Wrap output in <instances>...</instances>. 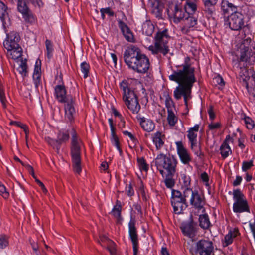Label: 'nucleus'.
I'll return each mask as SVG.
<instances>
[{"label": "nucleus", "mask_w": 255, "mask_h": 255, "mask_svg": "<svg viewBox=\"0 0 255 255\" xmlns=\"http://www.w3.org/2000/svg\"><path fill=\"white\" fill-rule=\"evenodd\" d=\"M195 71V68L190 63V58L187 57L184 63L178 66L177 69L169 76L170 80L178 84L174 91V98L178 100L183 96L186 105H187L188 100L191 98V90L196 81Z\"/></svg>", "instance_id": "1"}, {"label": "nucleus", "mask_w": 255, "mask_h": 255, "mask_svg": "<svg viewBox=\"0 0 255 255\" xmlns=\"http://www.w3.org/2000/svg\"><path fill=\"white\" fill-rule=\"evenodd\" d=\"M124 59L128 67L139 73H145L150 67L149 60L136 46L130 45L124 53Z\"/></svg>", "instance_id": "2"}, {"label": "nucleus", "mask_w": 255, "mask_h": 255, "mask_svg": "<svg viewBox=\"0 0 255 255\" xmlns=\"http://www.w3.org/2000/svg\"><path fill=\"white\" fill-rule=\"evenodd\" d=\"M120 88L123 91V99L125 105L133 114H137L141 107L136 94L130 89L126 81L121 83Z\"/></svg>", "instance_id": "3"}, {"label": "nucleus", "mask_w": 255, "mask_h": 255, "mask_svg": "<svg viewBox=\"0 0 255 255\" xmlns=\"http://www.w3.org/2000/svg\"><path fill=\"white\" fill-rule=\"evenodd\" d=\"M72 136L71 155L72 166L75 172L79 174L81 172V148L82 142L77 136L75 130L72 128L71 131Z\"/></svg>", "instance_id": "4"}, {"label": "nucleus", "mask_w": 255, "mask_h": 255, "mask_svg": "<svg viewBox=\"0 0 255 255\" xmlns=\"http://www.w3.org/2000/svg\"><path fill=\"white\" fill-rule=\"evenodd\" d=\"M155 163L157 169L163 177L165 173L172 175L176 173L177 162L173 156H166L163 153H160L156 157Z\"/></svg>", "instance_id": "5"}, {"label": "nucleus", "mask_w": 255, "mask_h": 255, "mask_svg": "<svg viewBox=\"0 0 255 255\" xmlns=\"http://www.w3.org/2000/svg\"><path fill=\"white\" fill-rule=\"evenodd\" d=\"M167 33V30L156 33L154 38V45H151L148 47V50L153 54L161 53L165 56L169 52V48L168 45L169 36Z\"/></svg>", "instance_id": "6"}, {"label": "nucleus", "mask_w": 255, "mask_h": 255, "mask_svg": "<svg viewBox=\"0 0 255 255\" xmlns=\"http://www.w3.org/2000/svg\"><path fill=\"white\" fill-rule=\"evenodd\" d=\"M234 203L233 210L235 213L250 212L248 201L240 189H235L233 192Z\"/></svg>", "instance_id": "7"}, {"label": "nucleus", "mask_w": 255, "mask_h": 255, "mask_svg": "<svg viewBox=\"0 0 255 255\" xmlns=\"http://www.w3.org/2000/svg\"><path fill=\"white\" fill-rule=\"evenodd\" d=\"M183 195L187 199L189 200L190 204L195 208L201 209L203 207L204 202L198 191L185 189L183 191Z\"/></svg>", "instance_id": "8"}, {"label": "nucleus", "mask_w": 255, "mask_h": 255, "mask_svg": "<svg viewBox=\"0 0 255 255\" xmlns=\"http://www.w3.org/2000/svg\"><path fill=\"white\" fill-rule=\"evenodd\" d=\"M180 228L184 236L192 239L196 236L198 231L197 224L193 221L192 215L188 221L183 222L181 224Z\"/></svg>", "instance_id": "9"}, {"label": "nucleus", "mask_w": 255, "mask_h": 255, "mask_svg": "<svg viewBox=\"0 0 255 255\" xmlns=\"http://www.w3.org/2000/svg\"><path fill=\"white\" fill-rule=\"evenodd\" d=\"M228 20L229 27L233 30H240L244 27L245 16L239 11L232 13Z\"/></svg>", "instance_id": "10"}, {"label": "nucleus", "mask_w": 255, "mask_h": 255, "mask_svg": "<svg viewBox=\"0 0 255 255\" xmlns=\"http://www.w3.org/2000/svg\"><path fill=\"white\" fill-rule=\"evenodd\" d=\"M196 251L200 255H211L214 249L212 241L202 239L196 243Z\"/></svg>", "instance_id": "11"}, {"label": "nucleus", "mask_w": 255, "mask_h": 255, "mask_svg": "<svg viewBox=\"0 0 255 255\" xmlns=\"http://www.w3.org/2000/svg\"><path fill=\"white\" fill-rule=\"evenodd\" d=\"M129 235L131 239L133 251V255H137L139 247L138 234L134 220H131L128 224Z\"/></svg>", "instance_id": "12"}, {"label": "nucleus", "mask_w": 255, "mask_h": 255, "mask_svg": "<svg viewBox=\"0 0 255 255\" xmlns=\"http://www.w3.org/2000/svg\"><path fill=\"white\" fill-rule=\"evenodd\" d=\"M19 38V36L16 32H12L8 34L6 39L3 42L4 47L7 50L18 47L19 46L18 44Z\"/></svg>", "instance_id": "13"}, {"label": "nucleus", "mask_w": 255, "mask_h": 255, "mask_svg": "<svg viewBox=\"0 0 255 255\" xmlns=\"http://www.w3.org/2000/svg\"><path fill=\"white\" fill-rule=\"evenodd\" d=\"M26 2L18 0L17 9L18 11L22 14L26 21L32 23L34 21V18L26 5Z\"/></svg>", "instance_id": "14"}, {"label": "nucleus", "mask_w": 255, "mask_h": 255, "mask_svg": "<svg viewBox=\"0 0 255 255\" xmlns=\"http://www.w3.org/2000/svg\"><path fill=\"white\" fill-rule=\"evenodd\" d=\"M240 61L251 65L255 61V49H242L240 52Z\"/></svg>", "instance_id": "15"}, {"label": "nucleus", "mask_w": 255, "mask_h": 255, "mask_svg": "<svg viewBox=\"0 0 255 255\" xmlns=\"http://www.w3.org/2000/svg\"><path fill=\"white\" fill-rule=\"evenodd\" d=\"M65 118L66 120L72 122L76 114L73 98H69L65 104Z\"/></svg>", "instance_id": "16"}, {"label": "nucleus", "mask_w": 255, "mask_h": 255, "mask_svg": "<svg viewBox=\"0 0 255 255\" xmlns=\"http://www.w3.org/2000/svg\"><path fill=\"white\" fill-rule=\"evenodd\" d=\"M178 154L181 161L185 164L189 163L191 161V158L189 153L183 145L182 141L176 142Z\"/></svg>", "instance_id": "17"}, {"label": "nucleus", "mask_w": 255, "mask_h": 255, "mask_svg": "<svg viewBox=\"0 0 255 255\" xmlns=\"http://www.w3.org/2000/svg\"><path fill=\"white\" fill-rule=\"evenodd\" d=\"M170 8L172 10V13H171V15L173 16L174 22L177 23L180 22L185 16V12L182 9V6L176 4L171 5Z\"/></svg>", "instance_id": "18"}, {"label": "nucleus", "mask_w": 255, "mask_h": 255, "mask_svg": "<svg viewBox=\"0 0 255 255\" xmlns=\"http://www.w3.org/2000/svg\"><path fill=\"white\" fill-rule=\"evenodd\" d=\"M118 25L121 29L125 39L128 41L129 42H135L132 32L125 23L120 20L118 21Z\"/></svg>", "instance_id": "19"}, {"label": "nucleus", "mask_w": 255, "mask_h": 255, "mask_svg": "<svg viewBox=\"0 0 255 255\" xmlns=\"http://www.w3.org/2000/svg\"><path fill=\"white\" fill-rule=\"evenodd\" d=\"M55 94L58 101L60 103H66L69 98H73L70 96H66V90L63 85H57L55 87Z\"/></svg>", "instance_id": "20"}, {"label": "nucleus", "mask_w": 255, "mask_h": 255, "mask_svg": "<svg viewBox=\"0 0 255 255\" xmlns=\"http://www.w3.org/2000/svg\"><path fill=\"white\" fill-rule=\"evenodd\" d=\"M137 119L139 121L142 128L147 132H151L155 128V125L153 122L144 117H140L137 116Z\"/></svg>", "instance_id": "21"}, {"label": "nucleus", "mask_w": 255, "mask_h": 255, "mask_svg": "<svg viewBox=\"0 0 255 255\" xmlns=\"http://www.w3.org/2000/svg\"><path fill=\"white\" fill-rule=\"evenodd\" d=\"M7 7L5 4L0 1V18L2 22L4 27L8 26L10 24V18H9Z\"/></svg>", "instance_id": "22"}, {"label": "nucleus", "mask_w": 255, "mask_h": 255, "mask_svg": "<svg viewBox=\"0 0 255 255\" xmlns=\"http://www.w3.org/2000/svg\"><path fill=\"white\" fill-rule=\"evenodd\" d=\"M229 141L233 142V139L230 135H228L220 146L221 154L223 158H226L229 156V154L232 153L231 149L229 145Z\"/></svg>", "instance_id": "23"}, {"label": "nucleus", "mask_w": 255, "mask_h": 255, "mask_svg": "<svg viewBox=\"0 0 255 255\" xmlns=\"http://www.w3.org/2000/svg\"><path fill=\"white\" fill-rule=\"evenodd\" d=\"M33 79L35 87L38 88L41 83V61L39 59H37L35 62Z\"/></svg>", "instance_id": "24"}, {"label": "nucleus", "mask_w": 255, "mask_h": 255, "mask_svg": "<svg viewBox=\"0 0 255 255\" xmlns=\"http://www.w3.org/2000/svg\"><path fill=\"white\" fill-rule=\"evenodd\" d=\"M186 200L187 199H184L182 200L171 201L175 213L180 214L183 210L187 208V204Z\"/></svg>", "instance_id": "25"}, {"label": "nucleus", "mask_w": 255, "mask_h": 255, "mask_svg": "<svg viewBox=\"0 0 255 255\" xmlns=\"http://www.w3.org/2000/svg\"><path fill=\"white\" fill-rule=\"evenodd\" d=\"M221 8L224 13H229L230 12L234 13L238 11L237 6L227 0H222L221 3Z\"/></svg>", "instance_id": "26"}, {"label": "nucleus", "mask_w": 255, "mask_h": 255, "mask_svg": "<svg viewBox=\"0 0 255 255\" xmlns=\"http://www.w3.org/2000/svg\"><path fill=\"white\" fill-rule=\"evenodd\" d=\"M239 230L238 229L235 228L233 231H230L224 238V241L223 242L224 247H227L233 242V239L239 234Z\"/></svg>", "instance_id": "27"}, {"label": "nucleus", "mask_w": 255, "mask_h": 255, "mask_svg": "<svg viewBox=\"0 0 255 255\" xmlns=\"http://www.w3.org/2000/svg\"><path fill=\"white\" fill-rule=\"evenodd\" d=\"M164 138V135H162L160 132H157L153 135V142L155 144L157 150L160 149L164 145V142L163 140Z\"/></svg>", "instance_id": "28"}, {"label": "nucleus", "mask_w": 255, "mask_h": 255, "mask_svg": "<svg viewBox=\"0 0 255 255\" xmlns=\"http://www.w3.org/2000/svg\"><path fill=\"white\" fill-rule=\"evenodd\" d=\"M7 50V56L11 59H17L22 56V50L20 46Z\"/></svg>", "instance_id": "29"}, {"label": "nucleus", "mask_w": 255, "mask_h": 255, "mask_svg": "<svg viewBox=\"0 0 255 255\" xmlns=\"http://www.w3.org/2000/svg\"><path fill=\"white\" fill-rule=\"evenodd\" d=\"M198 2V0H187L184 6L185 10L188 13H194L197 10Z\"/></svg>", "instance_id": "30"}, {"label": "nucleus", "mask_w": 255, "mask_h": 255, "mask_svg": "<svg viewBox=\"0 0 255 255\" xmlns=\"http://www.w3.org/2000/svg\"><path fill=\"white\" fill-rule=\"evenodd\" d=\"M204 3L203 10L205 13L208 15L211 16L213 13L215 11V5L217 2H215V0H212V2H210L209 3L206 0Z\"/></svg>", "instance_id": "31"}, {"label": "nucleus", "mask_w": 255, "mask_h": 255, "mask_svg": "<svg viewBox=\"0 0 255 255\" xmlns=\"http://www.w3.org/2000/svg\"><path fill=\"white\" fill-rule=\"evenodd\" d=\"M199 225L204 229H208L211 226V223L207 214L200 215L199 217Z\"/></svg>", "instance_id": "32"}, {"label": "nucleus", "mask_w": 255, "mask_h": 255, "mask_svg": "<svg viewBox=\"0 0 255 255\" xmlns=\"http://www.w3.org/2000/svg\"><path fill=\"white\" fill-rule=\"evenodd\" d=\"M154 30V26L150 21H146L142 25V32L147 36H151Z\"/></svg>", "instance_id": "33"}, {"label": "nucleus", "mask_w": 255, "mask_h": 255, "mask_svg": "<svg viewBox=\"0 0 255 255\" xmlns=\"http://www.w3.org/2000/svg\"><path fill=\"white\" fill-rule=\"evenodd\" d=\"M69 139V133L68 131H59L57 136V142L59 143L60 146L62 143H65Z\"/></svg>", "instance_id": "34"}, {"label": "nucleus", "mask_w": 255, "mask_h": 255, "mask_svg": "<svg viewBox=\"0 0 255 255\" xmlns=\"http://www.w3.org/2000/svg\"><path fill=\"white\" fill-rule=\"evenodd\" d=\"M175 173H173L172 175H170L169 173L164 174L165 179L164 182L165 186L168 188H172L175 184V180L173 177L175 176Z\"/></svg>", "instance_id": "35"}, {"label": "nucleus", "mask_w": 255, "mask_h": 255, "mask_svg": "<svg viewBox=\"0 0 255 255\" xmlns=\"http://www.w3.org/2000/svg\"><path fill=\"white\" fill-rule=\"evenodd\" d=\"M17 70L23 77H25L27 76L28 70L26 59L21 60L19 66L17 68Z\"/></svg>", "instance_id": "36"}, {"label": "nucleus", "mask_w": 255, "mask_h": 255, "mask_svg": "<svg viewBox=\"0 0 255 255\" xmlns=\"http://www.w3.org/2000/svg\"><path fill=\"white\" fill-rule=\"evenodd\" d=\"M121 209L122 206L121 202L119 200H117L116 205L113 209L112 213L113 215V216L118 220L120 219L121 218Z\"/></svg>", "instance_id": "37"}, {"label": "nucleus", "mask_w": 255, "mask_h": 255, "mask_svg": "<svg viewBox=\"0 0 255 255\" xmlns=\"http://www.w3.org/2000/svg\"><path fill=\"white\" fill-rule=\"evenodd\" d=\"M189 141L191 143V148L194 151L195 154L200 158L204 156V153L201 151V147L197 145V140Z\"/></svg>", "instance_id": "38"}, {"label": "nucleus", "mask_w": 255, "mask_h": 255, "mask_svg": "<svg viewBox=\"0 0 255 255\" xmlns=\"http://www.w3.org/2000/svg\"><path fill=\"white\" fill-rule=\"evenodd\" d=\"M181 186L182 188L185 189H191L189 186L191 184V179L189 176L186 174L181 175Z\"/></svg>", "instance_id": "39"}, {"label": "nucleus", "mask_w": 255, "mask_h": 255, "mask_svg": "<svg viewBox=\"0 0 255 255\" xmlns=\"http://www.w3.org/2000/svg\"><path fill=\"white\" fill-rule=\"evenodd\" d=\"M186 28L193 27L197 24V20L193 16H189L184 20Z\"/></svg>", "instance_id": "40"}, {"label": "nucleus", "mask_w": 255, "mask_h": 255, "mask_svg": "<svg viewBox=\"0 0 255 255\" xmlns=\"http://www.w3.org/2000/svg\"><path fill=\"white\" fill-rule=\"evenodd\" d=\"M168 112L167 121L168 124L171 126H174L177 122L178 118L175 115L173 111H169Z\"/></svg>", "instance_id": "41"}, {"label": "nucleus", "mask_w": 255, "mask_h": 255, "mask_svg": "<svg viewBox=\"0 0 255 255\" xmlns=\"http://www.w3.org/2000/svg\"><path fill=\"white\" fill-rule=\"evenodd\" d=\"M165 105L167 109V112L173 111V109L175 108L174 103L169 95L165 97Z\"/></svg>", "instance_id": "42"}, {"label": "nucleus", "mask_w": 255, "mask_h": 255, "mask_svg": "<svg viewBox=\"0 0 255 255\" xmlns=\"http://www.w3.org/2000/svg\"><path fill=\"white\" fill-rule=\"evenodd\" d=\"M187 199V198H185L183 194L176 190H173L172 192V198L171 201L176 200H181V199Z\"/></svg>", "instance_id": "43"}, {"label": "nucleus", "mask_w": 255, "mask_h": 255, "mask_svg": "<svg viewBox=\"0 0 255 255\" xmlns=\"http://www.w3.org/2000/svg\"><path fill=\"white\" fill-rule=\"evenodd\" d=\"M137 162L140 170L145 171L148 170V165L146 163L145 160L142 157L138 158Z\"/></svg>", "instance_id": "44"}, {"label": "nucleus", "mask_w": 255, "mask_h": 255, "mask_svg": "<svg viewBox=\"0 0 255 255\" xmlns=\"http://www.w3.org/2000/svg\"><path fill=\"white\" fill-rule=\"evenodd\" d=\"M9 244L8 237L5 235L0 236V248L3 249L8 246Z\"/></svg>", "instance_id": "45"}, {"label": "nucleus", "mask_w": 255, "mask_h": 255, "mask_svg": "<svg viewBox=\"0 0 255 255\" xmlns=\"http://www.w3.org/2000/svg\"><path fill=\"white\" fill-rule=\"evenodd\" d=\"M89 68L90 66L89 64L86 62H83L81 64V71L84 74V77L85 78H87L88 76Z\"/></svg>", "instance_id": "46"}, {"label": "nucleus", "mask_w": 255, "mask_h": 255, "mask_svg": "<svg viewBox=\"0 0 255 255\" xmlns=\"http://www.w3.org/2000/svg\"><path fill=\"white\" fill-rule=\"evenodd\" d=\"M251 42L252 40L249 37L244 39L241 45V50H242V49H252L251 45Z\"/></svg>", "instance_id": "47"}, {"label": "nucleus", "mask_w": 255, "mask_h": 255, "mask_svg": "<svg viewBox=\"0 0 255 255\" xmlns=\"http://www.w3.org/2000/svg\"><path fill=\"white\" fill-rule=\"evenodd\" d=\"M108 250L110 253L111 255H116V246L113 241H109Z\"/></svg>", "instance_id": "48"}, {"label": "nucleus", "mask_w": 255, "mask_h": 255, "mask_svg": "<svg viewBox=\"0 0 255 255\" xmlns=\"http://www.w3.org/2000/svg\"><path fill=\"white\" fill-rule=\"evenodd\" d=\"M45 44L47 51V56L48 58H50L52 55V53L53 51V47L51 42L49 40L47 39L45 41Z\"/></svg>", "instance_id": "49"}, {"label": "nucleus", "mask_w": 255, "mask_h": 255, "mask_svg": "<svg viewBox=\"0 0 255 255\" xmlns=\"http://www.w3.org/2000/svg\"><path fill=\"white\" fill-rule=\"evenodd\" d=\"M47 142L50 145L52 146L53 148H56L57 152L59 153L60 147L59 143H56V142H57V140H55L50 138H48Z\"/></svg>", "instance_id": "50"}, {"label": "nucleus", "mask_w": 255, "mask_h": 255, "mask_svg": "<svg viewBox=\"0 0 255 255\" xmlns=\"http://www.w3.org/2000/svg\"><path fill=\"white\" fill-rule=\"evenodd\" d=\"M112 142L114 144V145L117 147V149L120 151V152L121 153L122 150L120 146L119 138L116 135H114V136H112Z\"/></svg>", "instance_id": "51"}, {"label": "nucleus", "mask_w": 255, "mask_h": 255, "mask_svg": "<svg viewBox=\"0 0 255 255\" xmlns=\"http://www.w3.org/2000/svg\"><path fill=\"white\" fill-rule=\"evenodd\" d=\"M253 166V161H244L242 164V170L243 171H246L250 169Z\"/></svg>", "instance_id": "52"}, {"label": "nucleus", "mask_w": 255, "mask_h": 255, "mask_svg": "<svg viewBox=\"0 0 255 255\" xmlns=\"http://www.w3.org/2000/svg\"><path fill=\"white\" fill-rule=\"evenodd\" d=\"M245 122L248 128L252 129L254 128V122L249 117L245 118Z\"/></svg>", "instance_id": "53"}, {"label": "nucleus", "mask_w": 255, "mask_h": 255, "mask_svg": "<svg viewBox=\"0 0 255 255\" xmlns=\"http://www.w3.org/2000/svg\"><path fill=\"white\" fill-rule=\"evenodd\" d=\"M0 195L3 196L4 198H7L9 196V193L6 191L5 186L3 185L0 184Z\"/></svg>", "instance_id": "54"}, {"label": "nucleus", "mask_w": 255, "mask_h": 255, "mask_svg": "<svg viewBox=\"0 0 255 255\" xmlns=\"http://www.w3.org/2000/svg\"><path fill=\"white\" fill-rule=\"evenodd\" d=\"M0 100L4 108L6 107V100L5 96V94L3 90H0Z\"/></svg>", "instance_id": "55"}, {"label": "nucleus", "mask_w": 255, "mask_h": 255, "mask_svg": "<svg viewBox=\"0 0 255 255\" xmlns=\"http://www.w3.org/2000/svg\"><path fill=\"white\" fill-rule=\"evenodd\" d=\"M197 133L192 131L191 130L188 131L187 137L189 141H194L197 140Z\"/></svg>", "instance_id": "56"}, {"label": "nucleus", "mask_w": 255, "mask_h": 255, "mask_svg": "<svg viewBox=\"0 0 255 255\" xmlns=\"http://www.w3.org/2000/svg\"><path fill=\"white\" fill-rule=\"evenodd\" d=\"M213 82L217 83L220 86L224 85V82L223 79L220 76H217L213 79Z\"/></svg>", "instance_id": "57"}, {"label": "nucleus", "mask_w": 255, "mask_h": 255, "mask_svg": "<svg viewBox=\"0 0 255 255\" xmlns=\"http://www.w3.org/2000/svg\"><path fill=\"white\" fill-rule=\"evenodd\" d=\"M208 127L210 130H215L220 128L221 124L220 123H211L208 125Z\"/></svg>", "instance_id": "58"}, {"label": "nucleus", "mask_w": 255, "mask_h": 255, "mask_svg": "<svg viewBox=\"0 0 255 255\" xmlns=\"http://www.w3.org/2000/svg\"><path fill=\"white\" fill-rule=\"evenodd\" d=\"M27 3H31L34 6H38L40 7L42 5V1L41 0H24Z\"/></svg>", "instance_id": "59"}, {"label": "nucleus", "mask_w": 255, "mask_h": 255, "mask_svg": "<svg viewBox=\"0 0 255 255\" xmlns=\"http://www.w3.org/2000/svg\"><path fill=\"white\" fill-rule=\"evenodd\" d=\"M201 178L203 182L205 183L206 185H208L209 177L207 173L206 172L202 173L201 175Z\"/></svg>", "instance_id": "60"}, {"label": "nucleus", "mask_w": 255, "mask_h": 255, "mask_svg": "<svg viewBox=\"0 0 255 255\" xmlns=\"http://www.w3.org/2000/svg\"><path fill=\"white\" fill-rule=\"evenodd\" d=\"M102 11L104 12L105 14H108L109 16H113L114 15V12L112 11L110 7H107L106 8H101Z\"/></svg>", "instance_id": "61"}, {"label": "nucleus", "mask_w": 255, "mask_h": 255, "mask_svg": "<svg viewBox=\"0 0 255 255\" xmlns=\"http://www.w3.org/2000/svg\"><path fill=\"white\" fill-rule=\"evenodd\" d=\"M21 128H22L25 133V138L26 140V145L27 147H28V143H27V139H28V134L29 133V130L28 127L26 126V125H21Z\"/></svg>", "instance_id": "62"}, {"label": "nucleus", "mask_w": 255, "mask_h": 255, "mask_svg": "<svg viewBox=\"0 0 255 255\" xmlns=\"http://www.w3.org/2000/svg\"><path fill=\"white\" fill-rule=\"evenodd\" d=\"M123 133L125 135H128L130 138V139L132 141H133V142H135L136 141V139L135 137L131 132H129L128 131H123Z\"/></svg>", "instance_id": "63"}, {"label": "nucleus", "mask_w": 255, "mask_h": 255, "mask_svg": "<svg viewBox=\"0 0 255 255\" xmlns=\"http://www.w3.org/2000/svg\"><path fill=\"white\" fill-rule=\"evenodd\" d=\"M127 194L129 196H131L134 194V190L130 184L127 188Z\"/></svg>", "instance_id": "64"}]
</instances>
